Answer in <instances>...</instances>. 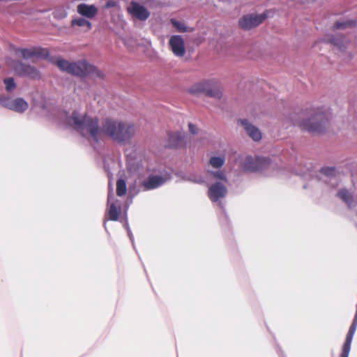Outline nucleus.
I'll list each match as a JSON object with an SVG mask.
<instances>
[{"mask_svg": "<svg viewBox=\"0 0 357 357\" xmlns=\"http://www.w3.org/2000/svg\"><path fill=\"white\" fill-rule=\"evenodd\" d=\"M69 123L82 136L89 135L94 141L98 142L103 135L117 142L129 141L135 135L134 125L119 121L111 118L105 119L99 127L98 119L86 114L81 115L73 112L69 119Z\"/></svg>", "mask_w": 357, "mask_h": 357, "instance_id": "nucleus-1", "label": "nucleus"}, {"mask_svg": "<svg viewBox=\"0 0 357 357\" xmlns=\"http://www.w3.org/2000/svg\"><path fill=\"white\" fill-rule=\"evenodd\" d=\"M49 61L61 71L78 77L103 78L104 76L102 71L85 59L70 62L61 57H50Z\"/></svg>", "mask_w": 357, "mask_h": 357, "instance_id": "nucleus-2", "label": "nucleus"}, {"mask_svg": "<svg viewBox=\"0 0 357 357\" xmlns=\"http://www.w3.org/2000/svg\"><path fill=\"white\" fill-rule=\"evenodd\" d=\"M297 116L295 124L311 133H321L328 126V114L319 108L307 109Z\"/></svg>", "mask_w": 357, "mask_h": 357, "instance_id": "nucleus-3", "label": "nucleus"}, {"mask_svg": "<svg viewBox=\"0 0 357 357\" xmlns=\"http://www.w3.org/2000/svg\"><path fill=\"white\" fill-rule=\"evenodd\" d=\"M8 66L13 68L15 73L20 76H26L31 79H40L39 71L33 66L26 65L20 61H13L10 59L6 61Z\"/></svg>", "mask_w": 357, "mask_h": 357, "instance_id": "nucleus-4", "label": "nucleus"}, {"mask_svg": "<svg viewBox=\"0 0 357 357\" xmlns=\"http://www.w3.org/2000/svg\"><path fill=\"white\" fill-rule=\"evenodd\" d=\"M270 165V160L266 158H252L248 156L243 163V169L247 172H260L266 169Z\"/></svg>", "mask_w": 357, "mask_h": 357, "instance_id": "nucleus-5", "label": "nucleus"}, {"mask_svg": "<svg viewBox=\"0 0 357 357\" xmlns=\"http://www.w3.org/2000/svg\"><path fill=\"white\" fill-rule=\"evenodd\" d=\"M266 17V13L245 15L239 20V26L242 29L250 30L259 26Z\"/></svg>", "mask_w": 357, "mask_h": 357, "instance_id": "nucleus-6", "label": "nucleus"}, {"mask_svg": "<svg viewBox=\"0 0 357 357\" xmlns=\"http://www.w3.org/2000/svg\"><path fill=\"white\" fill-rule=\"evenodd\" d=\"M127 11L140 21H145L150 17V12L144 6L134 1L130 2Z\"/></svg>", "mask_w": 357, "mask_h": 357, "instance_id": "nucleus-7", "label": "nucleus"}, {"mask_svg": "<svg viewBox=\"0 0 357 357\" xmlns=\"http://www.w3.org/2000/svg\"><path fill=\"white\" fill-rule=\"evenodd\" d=\"M169 45L175 56L183 57L185 54V43L181 36H172L169 39Z\"/></svg>", "mask_w": 357, "mask_h": 357, "instance_id": "nucleus-8", "label": "nucleus"}, {"mask_svg": "<svg viewBox=\"0 0 357 357\" xmlns=\"http://www.w3.org/2000/svg\"><path fill=\"white\" fill-rule=\"evenodd\" d=\"M165 146L169 149H179L184 146L185 134L180 132H168Z\"/></svg>", "mask_w": 357, "mask_h": 357, "instance_id": "nucleus-9", "label": "nucleus"}, {"mask_svg": "<svg viewBox=\"0 0 357 357\" xmlns=\"http://www.w3.org/2000/svg\"><path fill=\"white\" fill-rule=\"evenodd\" d=\"M22 56L25 59H29L34 57L47 59L49 60L50 52L46 48L33 47L31 49H20L18 50Z\"/></svg>", "mask_w": 357, "mask_h": 357, "instance_id": "nucleus-10", "label": "nucleus"}, {"mask_svg": "<svg viewBox=\"0 0 357 357\" xmlns=\"http://www.w3.org/2000/svg\"><path fill=\"white\" fill-rule=\"evenodd\" d=\"M227 193V188L220 182H216L212 184L208 190V196L210 200L213 202H216L220 199L224 198Z\"/></svg>", "mask_w": 357, "mask_h": 357, "instance_id": "nucleus-11", "label": "nucleus"}, {"mask_svg": "<svg viewBox=\"0 0 357 357\" xmlns=\"http://www.w3.org/2000/svg\"><path fill=\"white\" fill-rule=\"evenodd\" d=\"M3 105L11 110L19 113L24 112L29 107L27 102L21 98H17L15 100L8 99L4 102Z\"/></svg>", "mask_w": 357, "mask_h": 357, "instance_id": "nucleus-12", "label": "nucleus"}, {"mask_svg": "<svg viewBox=\"0 0 357 357\" xmlns=\"http://www.w3.org/2000/svg\"><path fill=\"white\" fill-rule=\"evenodd\" d=\"M107 214L109 219L112 221H117L121 213V206L118 200L111 202V195H108Z\"/></svg>", "mask_w": 357, "mask_h": 357, "instance_id": "nucleus-13", "label": "nucleus"}, {"mask_svg": "<svg viewBox=\"0 0 357 357\" xmlns=\"http://www.w3.org/2000/svg\"><path fill=\"white\" fill-rule=\"evenodd\" d=\"M238 121L244 127L248 135L254 141L257 142L261 139V133L260 130L257 127L250 123L247 119L239 120Z\"/></svg>", "mask_w": 357, "mask_h": 357, "instance_id": "nucleus-14", "label": "nucleus"}, {"mask_svg": "<svg viewBox=\"0 0 357 357\" xmlns=\"http://www.w3.org/2000/svg\"><path fill=\"white\" fill-rule=\"evenodd\" d=\"M77 12L81 15L92 19L98 14V8L94 5L80 3L77 6Z\"/></svg>", "mask_w": 357, "mask_h": 357, "instance_id": "nucleus-15", "label": "nucleus"}, {"mask_svg": "<svg viewBox=\"0 0 357 357\" xmlns=\"http://www.w3.org/2000/svg\"><path fill=\"white\" fill-rule=\"evenodd\" d=\"M165 182V179L160 176H150L143 182V186L145 190H149L155 189L162 185Z\"/></svg>", "mask_w": 357, "mask_h": 357, "instance_id": "nucleus-16", "label": "nucleus"}, {"mask_svg": "<svg viewBox=\"0 0 357 357\" xmlns=\"http://www.w3.org/2000/svg\"><path fill=\"white\" fill-rule=\"evenodd\" d=\"M204 94L208 97L220 99L222 97V91L217 84L207 82Z\"/></svg>", "mask_w": 357, "mask_h": 357, "instance_id": "nucleus-17", "label": "nucleus"}, {"mask_svg": "<svg viewBox=\"0 0 357 357\" xmlns=\"http://www.w3.org/2000/svg\"><path fill=\"white\" fill-rule=\"evenodd\" d=\"M337 196L342 199L347 205L350 207L354 202V196L348 190L343 188L340 189Z\"/></svg>", "mask_w": 357, "mask_h": 357, "instance_id": "nucleus-18", "label": "nucleus"}, {"mask_svg": "<svg viewBox=\"0 0 357 357\" xmlns=\"http://www.w3.org/2000/svg\"><path fill=\"white\" fill-rule=\"evenodd\" d=\"M207 82H202L195 84L190 88H189L188 91L191 94H199L205 93L206 86Z\"/></svg>", "mask_w": 357, "mask_h": 357, "instance_id": "nucleus-19", "label": "nucleus"}, {"mask_svg": "<svg viewBox=\"0 0 357 357\" xmlns=\"http://www.w3.org/2000/svg\"><path fill=\"white\" fill-rule=\"evenodd\" d=\"M127 192L126 182L124 179L120 178L116 181V195L119 197L124 196Z\"/></svg>", "mask_w": 357, "mask_h": 357, "instance_id": "nucleus-20", "label": "nucleus"}, {"mask_svg": "<svg viewBox=\"0 0 357 357\" xmlns=\"http://www.w3.org/2000/svg\"><path fill=\"white\" fill-rule=\"evenodd\" d=\"M328 43H331L334 46L337 47L340 50H342L344 47V45L346 43V40L342 36H337V37H331L327 40Z\"/></svg>", "mask_w": 357, "mask_h": 357, "instance_id": "nucleus-21", "label": "nucleus"}, {"mask_svg": "<svg viewBox=\"0 0 357 357\" xmlns=\"http://www.w3.org/2000/svg\"><path fill=\"white\" fill-rule=\"evenodd\" d=\"M71 24L72 26H86L87 31L91 30L92 27L91 23L84 18L74 19L72 20Z\"/></svg>", "mask_w": 357, "mask_h": 357, "instance_id": "nucleus-22", "label": "nucleus"}, {"mask_svg": "<svg viewBox=\"0 0 357 357\" xmlns=\"http://www.w3.org/2000/svg\"><path fill=\"white\" fill-rule=\"evenodd\" d=\"M225 161V158L224 156H220V157H212L209 160V164L214 168H219L221 167Z\"/></svg>", "mask_w": 357, "mask_h": 357, "instance_id": "nucleus-23", "label": "nucleus"}, {"mask_svg": "<svg viewBox=\"0 0 357 357\" xmlns=\"http://www.w3.org/2000/svg\"><path fill=\"white\" fill-rule=\"evenodd\" d=\"M356 24L355 21L347 20L344 22H336L334 24L335 29H346L348 27L355 26Z\"/></svg>", "mask_w": 357, "mask_h": 357, "instance_id": "nucleus-24", "label": "nucleus"}, {"mask_svg": "<svg viewBox=\"0 0 357 357\" xmlns=\"http://www.w3.org/2000/svg\"><path fill=\"white\" fill-rule=\"evenodd\" d=\"M170 22L172 24V25L174 27H176L179 31H181V32L187 31V28L183 23L178 22L175 19H171Z\"/></svg>", "mask_w": 357, "mask_h": 357, "instance_id": "nucleus-25", "label": "nucleus"}, {"mask_svg": "<svg viewBox=\"0 0 357 357\" xmlns=\"http://www.w3.org/2000/svg\"><path fill=\"white\" fill-rule=\"evenodd\" d=\"M3 82L8 91H10L16 87L14 79L12 77L6 78Z\"/></svg>", "mask_w": 357, "mask_h": 357, "instance_id": "nucleus-26", "label": "nucleus"}, {"mask_svg": "<svg viewBox=\"0 0 357 357\" xmlns=\"http://www.w3.org/2000/svg\"><path fill=\"white\" fill-rule=\"evenodd\" d=\"M320 172L327 176H333L335 175L336 170L333 167H324L321 169Z\"/></svg>", "mask_w": 357, "mask_h": 357, "instance_id": "nucleus-27", "label": "nucleus"}, {"mask_svg": "<svg viewBox=\"0 0 357 357\" xmlns=\"http://www.w3.org/2000/svg\"><path fill=\"white\" fill-rule=\"evenodd\" d=\"M215 178L220 179L222 181H227L226 176L223 172H212L211 173Z\"/></svg>", "mask_w": 357, "mask_h": 357, "instance_id": "nucleus-28", "label": "nucleus"}, {"mask_svg": "<svg viewBox=\"0 0 357 357\" xmlns=\"http://www.w3.org/2000/svg\"><path fill=\"white\" fill-rule=\"evenodd\" d=\"M116 6V2L114 0H108L106 3H105V8L106 9H108V8H114Z\"/></svg>", "mask_w": 357, "mask_h": 357, "instance_id": "nucleus-29", "label": "nucleus"}, {"mask_svg": "<svg viewBox=\"0 0 357 357\" xmlns=\"http://www.w3.org/2000/svg\"><path fill=\"white\" fill-rule=\"evenodd\" d=\"M188 128H189V131L190 132V133L192 134H196L198 132V128H197V126L195 125H194L193 123H190L188 124Z\"/></svg>", "mask_w": 357, "mask_h": 357, "instance_id": "nucleus-30", "label": "nucleus"}, {"mask_svg": "<svg viewBox=\"0 0 357 357\" xmlns=\"http://www.w3.org/2000/svg\"><path fill=\"white\" fill-rule=\"evenodd\" d=\"M67 15V13L65 10H61V13H59V10H56L54 12V17H59V18H63Z\"/></svg>", "mask_w": 357, "mask_h": 357, "instance_id": "nucleus-31", "label": "nucleus"}]
</instances>
